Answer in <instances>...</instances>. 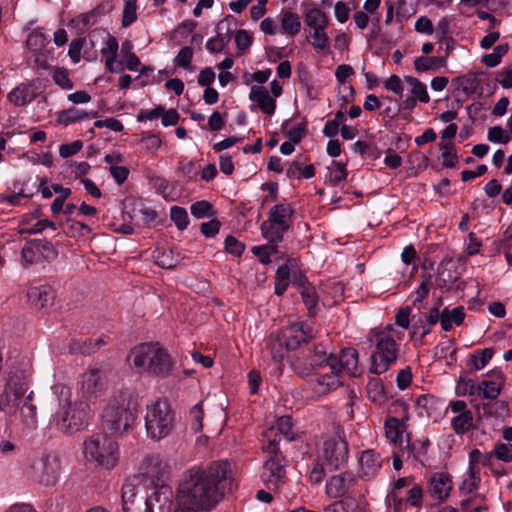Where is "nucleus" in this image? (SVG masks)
<instances>
[{"instance_id":"3c124183","label":"nucleus","mask_w":512,"mask_h":512,"mask_svg":"<svg viewBox=\"0 0 512 512\" xmlns=\"http://www.w3.org/2000/svg\"><path fill=\"white\" fill-rule=\"evenodd\" d=\"M117 160V155H106L105 157V161L111 164L110 173L112 177L118 184H122L127 179L129 170L124 166L114 165L113 163L116 162Z\"/></svg>"},{"instance_id":"f257e3e1","label":"nucleus","mask_w":512,"mask_h":512,"mask_svg":"<svg viewBox=\"0 0 512 512\" xmlns=\"http://www.w3.org/2000/svg\"><path fill=\"white\" fill-rule=\"evenodd\" d=\"M233 479V465L218 460L205 468H191L180 485L175 512L208 511L223 498Z\"/></svg>"},{"instance_id":"4d7b16f0","label":"nucleus","mask_w":512,"mask_h":512,"mask_svg":"<svg viewBox=\"0 0 512 512\" xmlns=\"http://www.w3.org/2000/svg\"><path fill=\"white\" fill-rule=\"evenodd\" d=\"M190 210L191 214L197 219L211 217L215 214L213 206L205 200L193 203L190 207Z\"/></svg>"},{"instance_id":"603ef678","label":"nucleus","mask_w":512,"mask_h":512,"mask_svg":"<svg viewBox=\"0 0 512 512\" xmlns=\"http://www.w3.org/2000/svg\"><path fill=\"white\" fill-rule=\"evenodd\" d=\"M290 281V272L289 268L286 265L280 266L276 271V277H275V293L280 296L282 295Z\"/></svg>"},{"instance_id":"6e6d98bb","label":"nucleus","mask_w":512,"mask_h":512,"mask_svg":"<svg viewBox=\"0 0 512 512\" xmlns=\"http://www.w3.org/2000/svg\"><path fill=\"white\" fill-rule=\"evenodd\" d=\"M52 79L62 89H72L73 82L69 77V71L62 67H55L52 70Z\"/></svg>"},{"instance_id":"ea45409f","label":"nucleus","mask_w":512,"mask_h":512,"mask_svg":"<svg viewBox=\"0 0 512 512\" xmlns=\"http://www.w3.org/2000/svg\"><path fill=\"white\" fill-rule=\"evenodd\" d=\"M282 29L289 35L294 36L301 29L300 18L296 13L284 11L281 18Z\"/></svg>"},{"instance_id":"c9c22d12","label":"nucleus","mask_w":512,"mask_h":512,"mask_svg":"<svg viewBox=\"0 0 512 512\" xmlns=\"http://www.w3.org/2000/svg\"><path fill=\"white\" fill-rule=\"evenodd\" d=\"M153 258L155 263L164 269H172L179 263V257L175 256L172 250L156 249Z\"/></svg>"},{"instance_id":"58836bf2","label":"nucleus","mask_w":512,"mask_h":512,"mask_svg":"<svg viewBox=\"0 0 512 512\" xmlns=\"http://www.w3.org/2000/svg\"><path fill=\"white\" fill-rule=\"evenodd\" d=\"M160 509L159 496L155 493L149 497H140L134 504V510H124V512H155Z\"/></svg>"},{"instance_id":"f3484780","label":"nucleus","mask_w":512,"mask_h":512,"mask_svg":"<svg viewBox=\"0 0 512 512\" xmlns=\"http://www.w3.org/2000/svg\"><path fill=\"white\" fill-rule=\"evenodd\" d=\"M288 350L281 335H271L266 341L265 347L262 350L263 358H271L274 365L273 369L277 374L282 372L281 362Z\"/></svg>"},{"instance_id":"5701e85b","label":"nucleus","mask_w":512,"mask_h":512,"mask_svg":"<svg viewBox=\"0 0 512 512\" xmlns=\"http://www.w3.org/2000/svg\"><path fill=\"white\" fill-rule=\"evenodd\" d=\"M359 475L362 478L370 479L377 475L382 467V459L379 453L373 449L365 450L359 457Z\"/></svg>"},{"instance_id":"5fc2aeb1","label":"nucleus","mask_w":512,"mask_h":512,"mask_svg":"<svg viewBox=\"0 0 512 512\" xmlns=\"http://www.w3.org/2000/svg\"><path fill=\"white\" fill-rule=\"evenodd\" d=\"M170 218L175 223L176 227L181 231L185 230L189 224L187 211L179 206L171 207Z\"/></svg>"},{"instance_id":"7ed1b4c3","label":"nucleus","mask_w":512,"mask_h":512,"mask_svg":"<svg viewBox=\"0 0 512 512\" xmlns=\"http://www.w3.org/2000/svg\"><path fill=\"white\" fill-rule=\"evenodd\" d=\"M137 407L129 390L114 392L103 406L101 424L112 436L121 437L133 428Z\"/></svg>"},{"instance_id":"4468645a","label":"nucleus","mask_w":512,"mask_h":512,"mask_svg":"<svg viewBox=\"0 0 512 512\" xmlns=\"http://www.w3.org/2000/svg\"><path fill=\"white\" fill-rule=\"evenodd\" d=\"M262 480L270 490H279L285 483L283 458L280 454L272 455L266 460Z\"/></svg>"},{"instance_id":"0e129e2a","label":"nucleus","mask_w":512,"mask_h":512,"mask_svg":"<svg viewBox=\"0 0 512 512\" xmlns=\"http://www.w3.org/2000/svg\"><path fill=\"white\" fill-rule=\"evenodd\" d=\"M304 130H292L289 133V140L285 141L280 146V152L284 155H290L295 145L302 139Z\"/></svg>"},{"instance_id":"bf43d9fd","label":"nucleus","mask_w":512,"mask_h":512,"mask_svg":"<svg viewBox=\"0 0 512 512\" xmlns=\"http://www.w3.org/2000/svg\"><path fill=\"white\" fill-rule=\"evenodd\" d=\"M276 430L281 435H283L288 441H292L294 439V431L291 417L282 416L278 418L275 426V431Z\"/></svg>"},{"instance_id":"052dcab7","label":"nucleus","mask_w":512,"mask_h":512,"mask_svg":"<svg viewBox=\"0 0 512 512\" xmlns=\"http://www.w3.org/2000/svg\"><path fill=\"white\" fill-rule=\"evenodd\" d=\"M443 60L437 57H417L414 61L415 69L418 72H425L436 69Z\"/></svg>"},{"instance_id":"de8ad7c7","label":"nucleus","mask_w":512,"mask_h":512,"mask_svg":"<svg viewBox=\"0 0 512 512\" xmlns=\"http://www.w3.org/2000/svg\"><path fill=\"white\" fill-rule=\"evenodd\" d=\"M508 50L507 44H500L493 49L492 53L484 55L481 61L489 68L496 67L501 63L502 57L507 54Z\"/></svg>"},{"instance_id":"c03bdc74","label":"nucleus","mask_w":512,"mask_h":512,"mask_svg":"<svg viewBox=\"0 0 512 512\" xmlns=\"http://www.w3.org/2000/svg\"><path fill=\"white\" fill-rule=\"evenodd\" d=\"M33 392H30L20 408V415L26 425L32 426L37 420L36 406L32 403Z\"/></svg>"},{"instance_id":"2f4dec72","label":"nucleus","mask_w":512,"mask_h":512,"mask_svg":"<svg viewBox=\"0 0 512 512\" xmlns=\"http://www.w3.org/2000/svg\"><path fill=\"white\" fill-rule=\"evenodd\" d=\"M368 398L376 405H383L387 401V395L383 382L378 377H372L367 383Z\"/></svg>"},{"instance_id":"c756f323","label":"nucleus","mask_w":512,"mask_h":512,"mask_svg":"<svg viewBox=\"0 0 512 512\" xmlns=\"http://www.w3.org/2000/svg\"><path fill=\"white\" fill-rule=\"evenodd\" d=\"M337 359L339 373L345 371L350 375H355L358 367V352L354 348L343 349L339 356H334Z\"/></svg>"},{"instance_id":"39448f33","label":"nucleus","mask_w":512,"mask_h":512,"mask_svg":"<svg viewBox=\"0 0 512 512\" xmlns=\"http://www.w3.org/2000/svg\"><path fill=\"white\" fill-rule=\"evenodd\" d=\"M54 389L61 397L57 410L50 417L49 426L63 434L73 435L87 425L90 406L85 401L72 402L70 390L63 385H55Z\"/></svg>"},{"instance_id":"6e6552de","label":"nucleus","mask_w":512,"mask_h":512,"mask_svg":"<svg viewBox=\"0 0 512 512\" xmlns=\"http://www.w3.org/2000/svg\"><path fill=\"white\" fill-rule=\"evenodd\" d=\"M25 472L29 478L42 485L54 486L61 474L60 458L51 452L41 453L29 460Z\"/></svg>"},{"instance_id":"774afa93","label":"nucleus","mask_w":512,"mask_h":512,"mask_svg":"<svg viewBox=\"0 0 512 512\" xmlns=\"http://www.w3.org/2000/svg\"><path fill=\"white\" fill-rule=\"evenodd\" d=\"M493 457L509 463L512 461V444L498 443L492 451Z\"/></svg>"},{"instance_id":"79ce46f5","label":"nucleus","mask_w":512,"mask_h":512,"mask_svg":"<svg viewBox=\"0 0 512 512\" xmlns=\"http://www.w3.org/2000/svg\"><path fill=\"white\" fill-rule=\"evenodd\" d=\"M441 151V163L444 167L453 168L458 163L456 150L451 142L441 141L439 143Z\"/></svg>"},{"instance_id":"dca6fc26","label":"nucleus","mask_w":512,"mask_h":512,"mask_svg":"<svg viewBox=\"0 0 512 512\" xmlns=\"http://www.w3.org/2000/svg\"><path fill=\"white\" fill-rule=\"evenodd\" d=\"M485 377L478 383V398L495 400L504 387L505 376L502 371L494 369L487 372Z\"/></svg>"},{"instance_id":"13d9d810","label":"nucleus","mask_w":512,"mask_h":512,"mask_svg":"<svg viewBox=\"0 0 512 512\" xmlns=\"http://www.w3.org/2000/svg\"><path fill=\"white\" fill-rule=\"evenodd\" d=\"M204 416L202 402L194 405L189 412L190 426L194 432H200L203 428L202 420Z\"/></svg>"},{"instance_id":"bb28decb","label":"nucleus","mask_w":512,"mask_h":512,"mask_svg":"<svg viewBox=\"0 0 512 512\" xmlns=\"http://www.w3.org/2000/svg\"><path fill=\"white\" fill-rule=\"evenodd\" d=\"M138 479L136 477L128 478L125 480L122 486V506L124 510H134V504L140 497V488L138 487Z\"/></svg>"},{"instance_id":"9b49d317","label":"nucleus","mask_w":512,"mask_h":512,"mask_svg":"<svg viewBox=\"0 0 512 512\" xmlns=\"http://www.w3.org/2000/svg\"><path fill=\"white\" fill-rule=\"evenodd\" d=\"M348 457V444L339 434L325 437L318 449L319 461L330 471L344 466Z\"/></svg>"},{"instance_id":"37998d69","label":"nucleus","mask_w":512,"mask_h":512,"mask_svg":"<svg viewBox=\"0 0 512 512\" xmlns=\"http://www.w3.org/2000/svg\"><path fill=\"white\" fill-rule=\"evenodd\" d=\"M404 81L411 87L413 97L422 103L429 102L427 87L424 83L412 76H406Z\"/></svg>"},{"instance_id":"aec40b11","label":"nucleus","mask_w":512,"mask_h":512,"mask_svg":"<svg viewBox=\"0 0 512 512\" xmlns=\"http://www.w3.org/2000/svg\"><path fill=\"white\" fill-rule=\"evenodd\" d=\"M79 390L86 400L98 398L103 391V382L98 370H89L81 376Z\"/></svg>"},{"instance_id":"72a5a7b5","label":"nucleus","mask_w":512,"mask_h":512,"mask_svg":"<svg viewBox=\"0 0 512 512\" xmlns=\"http://www.w3.org/2000/svg\"><path fill=\"white\" fill-rule=\"evenodd\" d=\"M223 29H224V23L219 22L216 26L217 35L213 38H210L207 41L206 48L211 53L221 52L225 48V46L230 38V36H229L230 29L227 28L226 32L222 33Z\"/></svg>"},{"instance_id":"4be33fe9","label":"nucleus","mask_w":512,"mask_h":512,"mask_svg":"<svg viewBox=\"0 0 512 512\" xmlns=\"http://www.w3.org/2000/svg\"><path fill=\"white\" fill-rule=\"evenodd\" d=\"M46 228L56 230L54 222L48 219H42L39 216V211L36 210L33 213H28L22 216L19 225V234H37L44 231Z\"/></svg>"},{"instance_id":"412c9836","label":"nucleus","mask_w":512,"mask_h":512,"mask_svg":"<svg viewBox=\"0 0 512 512\" xmlns=\"http://www.w3.org/2000/svg\"><path fill=\"white\" fill-rule=\"evenodd\" d=\"M281 336L288 349H296L301 343L313 336V330L303 323H294L285 328Z\"/></svg>"},{"instance_id":"20e7f679","label":"nucleus","mask_w":512,"mask_h":512,"mask_svg":"<svg viewBox=\"0 0 512 512\" xmlns=\"http://www.w3.org/2000/svg\"><path fill=\"white\" fill-rule=\"evenodd\" d=\"M127 364L138 375L165 378L173 364L167 350L157 342L141 343L133 347Z\"/></svg>"},{"instance_id":"f704fd0d","label":"nucleus","mask_w":512,"mask_h":512,"mask_svg":"<svg viewBox=\"0 0 512 512\" xmlns=\"http://www.w3.org/2000/svg\"><path fill=\"white\" fill-rule=\"evenodd\" d=\"M50 42V35L36 29L31 32L26 40V45L32 52H40Z\"/></svg>"},{"instance_id":"09e8293b","label":"nucleus","mask_w":512,"mask_h":512,"mask_svg":"<svg viewBox=\"0 0 512 512\" xmlns=\"http://www.w3.org/2000/svg\"><path fill=\"white\" fill-rule=\"evenodd\" d=\"M477 465L492 467L493 454L473 449L469 454V468H477Z\"/></svg>"},{"instance_id":"6ab92c4d","label":"nucleus","mask_w":512,"mask_h":512,"mask_svg":"<svg viewBox=\"0 0 512 512\" xmlns=\"http://www.w3.org/2000/svg\"><path fill=\"white\" fill-rule=\"evenodd\" d=\"M118 50L119 43L117 38L112 35H107L100 52L107 70L112 73H119L124 69L123 62L118 59Z\"/></svg>"},{"instance_id":"338daca9","label":"nucleus","mask_w":512,"mask_h":512,"mask_svg":"<svg viewBox=\"0 0 512 512\" xmlns=\"http://www.w3.org/2000/svg\"><path fill=\"white\" fill-rule=\"evenodd\" d=\"M137 6L135 0H128L125 3L122 17V26H130L137 18L136 14Z\"/></svg>"},{"instance_id":"f03ea898","label":"nucleus","mask_w":512,"mask_h":512,"mask_svg":"<svg viewBox=\"0 0 512 512\" xmlns=\"http://www.w3.org/2000/svg\"><path fill=\"white\" fill-rule=\"evenodd\" d=\"M405 333L392 325L371 329L366 339L370 343L369 371L375 375L385 373L398 359Z\"/></svg>"},{"instance_id":"680f3d73","label":"nucleus","mask_w":512,"mask_h":512,"mask_svg":"<svg viewBox=\"0 0 512 512\" xmlns=\"http://www.w3.org/2000/svg\"><path fill=\"white\" fill-rule=\"evenodd\" d=\"M452 20L453 19L451 17L445 16L438 21L436 28L434 29L436 31L437 37L439 38V41L453 42V39L449 36L451 33L450 26Z\"/></svg>"},{"instance_id":"9d476101","label":"nucleus","mask_w":512,"mask_h":512,"mask_svg":"<svg viewBox=\"0 0 512 512\" xmlns=\"http://www.w3.org/2000/svg\"><path fill=\"white\" fill-rule=\"evenodd\" d=\"M316 356L314 363L320 366V371L312 380L313 390L317 395H324L341 385L338 362L334 355L326 352H317Z\"/></svg>"},{"instance_id":"864d4df0","label":"nucleus","mask_w":512,"mask_h":512,"mask_svg":"<svg viewBox=\"0 0 512 512\" xmlns=\"http://www.w3.org/2000/svg\"><path fill=\"white\" fill-rule=\"evenodd\" d=\"M329 170V182L332 185H338L340 182L344 181L347 177L346 165L341 162L332 161L331 165L328 167Z\"/></svg>"},{"instance_id":"1a4fd4ad","label":"nucleus","mask_w":512,"mask_h":512,"mask_svg":"<svg viewBox=\"0 0 512 512\" xmlns=\"http://www.w3.org/2000/svg\"><path fill=\"white\" fill-rule=\"evenodd\" d=\"M293 212L289 204L274 205L269 211L268 219L261 224L263 237L270 243L281 242L290 228Z\"/></svg>"},{"instance_id":"a18cd8bd","label":"nucleus","mask_w":512,"mask_h":512,"mask_svg":"<svg viewBox=\"0 0 512 512\" xmlns=\"http://www.w3.org/2000/svg\"><path fill=\"white\" fill-rule=\"evenodd\" d=\"M199 170V165L192 159L182 158L179 161L178 172L187 181L195 179L199 173Z\"/></svg>"},{"instance_id":"ddd939ff","label":"nucleus","mask_w":512,"mask_h":512,"mask_svg":"<svg viewBox=\"0 0 512 512\" xmlns=\"http://www.w3.org/2000/svg\"><path fill=\"white\" fill-rule=\"evenodd\" d=\"M29 371L26 368L13 367L6 373L5 387L3 393L7 401L19 405V400L28 389Z\"/></svg>"},{"instance_id":"a878e982","label":"nucleus","mask_w":512,"mask_h":512,"mask_svg":"<svg viewBox=\"0 0 512 512\" xmlns=\"http://www.w3.org/2000/svg\"><path fill=\"white\" fill-rule=\"evenodd\" d=\"M249 99L255 102L261 111L267 115H272L276 108L275 98L272 97L267 88L263 86H252Z\"/></svg>"},{"instance_id":"c85d7f7f","label":"nucleus","mask_w":512,"mask_h":512,"mask_svg":"<svg viewBox=\"0 0 512 512\" xmlns=\"http://www.w3.org/2000/svg\"><path fill=\"white\" fill-rule=\"evenodd\" d=\"M36 95L37 91L33 85L20 84L8 94V99L14 105L22 106L30 103Z\"/></svg>"},{"instance_id":"2eb2a0df","label":"nucleus","mask_w":512,"mask_h":512,"mask_svg":"<svg viewBox=\"0 0 512 512\" xmlns=\"http://www.w3.org/2000/svg\"><path fill=\"white\" fill-rule=\"evenodd\" d=\"M454 416L451 418V426L456 434L462 435L473 426V414L463 400L451 401L448 406Z\"/></svg>"},{"instance_id":"473e14b6","label":"nucleus","mask_w":512,"mask_h":512,"mask_svg":"<svg viewBox=\"0 0 512 512\" xmlns=\"http://www.w3.org/2000/svg\"><path fill=\"white\" fill-rule=\"evenodd\" d=\"M493 355L494 350L492 348L476 350L469 356L467 365L475 371H480L488 365Z\"/></svg>"},{"instance_id":"7c9ffc66","label":"nucleus","mask_w":512,"mask_h":512,"mask_svg":"<svg viewBox=\"0 0 512 512\" xmlns=\"http://www.w3.org/2000/svg\"><path fill=\"white\" fill-rule=\"evenodd\" d=\"M464 319L465 313L463 307L458 306L451 310L446 307L442 310L441 328L446 332L450 331L453 325H461Z\"/></svg>"},{"instance_id":"4c0bfd02","label":"nucleus","mask_w":512,"mask_h":512,"mask_svg":"<svg viewBox=\"0 0 512 512\" xmlns=\"http://www.w3.org/2000/svg\"><path fill=\"white\" fill-rule=\"evenodd\" d=\"M385 436L391 443H398L402 439L403 428L399 419L390 417L384 424Z\"/></svg>"},{"instance_id":"49530a36","label":"nucleus","mask_w":512,"mask_h":512,"mask_svg":"<svg viewBox=\"0 0 512 512\" xmlns=\"http://www.w3.org/2000/svg\"><path fill=\"white\" fill-rule=\"evenodd\" d=\"M88 115L78 108H71L59 114L58 122L63 125L81 124Z\"/></svg>"},{"instance_id":"e2e57ef3","label":"nucleus","mask_w":512,"mask_h":512,"mask_svg":"<svg viewBox=\"0 0 512 512\" xmlns=\"http://www.w3.org/2000/svg\"><path fill=\"white\" fill-rule=\"evenodd\" d=\"M303 302L310 313H313L318 304V296L314 287L304 286L301 289Z\"/></svg>"},{"instance_id":"a211bd4d","label":"nucleus","mask_w":512,"mask_h":512,"mask_svg":"<svg viewBox=\"0 0 512 512\" xmlns=\"http://www.w3.org/2000/svg\"><path fill=\"white\" fill-rule=\"evenodd\" d=\"M453 489L452 478L448 473L435 472L429 479V495L439 501H445Z\"/></svg>"},{"instance_id":"69168bd1","label":"nucleus","mask_w":512,"mask_h":512,"mask_svg":"<svg viewBox=\"0 0 512 512\" xmlns=\"http://www.w3.org/2000/svg\"><path fill=\"white\" fill-rule=\"evenodd\" d=\"M456 391L459 395L478 397V384L472 379H462L458 382Z\"/></svg>"},{"instance_id":"8fccbe9b","label":"nucleus","mask_w":512,"mask_h":512,"mask_svg":"<svg viewBox=\"0 0 512 512\" xmlns=\"http://www.w3.org/2000/svg\"><path fill=\"white\" fill-rule=\"evenodd\" d=\"M21 257L26 264L42 262L37 245V240L28 242L24 245L21 251Z\"/></svg>"},{"instance_id":"cd10ccee","label":"nucleus","mask_w":512,"mask_h":512,"mask_svg":"<svg viewBox=\"0 0 512 512\" xmlns=\"http://www.w3.org/2000/svg\"><path fill=\"white\" fill-rule=\"evenodd\" d=\"M441 317L442 311H440L438 307L431 308L426 315V323H422L420 321L419 323L413 324L411 336H419L420 338H424L431 332L432 326H434L438 322L441 323Z\"/></svg>"},{"instance_id":"a19ab883","label":"nucleus","mask_w":512,"mask_h":512,"mask_svg":"<svg viewBox=\"0 0 512 512\" xmlns=\"http://www.w3.org/2000/svg\"><path fill=\"white\" fill-rule=\"evenodd\" d=\"M480 476L478 468H468L463 482L460 486V491L464 494H471L479 488Z\"/></svg>"},{"instance_id":"423d86ee","label":"nucleus","mask_w":512,"mask_h":512,"mask_svg":"<svg viewBox=\"0 0 512 512\" xmlns=\"http://www.w3.org/2000/svg\"><path fill=\"white\" fill-rule=\"evenodd\" d=\"M82 454L87 462L112 469L119 461V445L106 434H93L84 440Z\"/></svg>"},{"instance_id":"f8f14e48","label":"nucleus","mask_w":512,"mask_h":512,"mask_svg":"<svg viewBox=\"0 0 512 512\" xmlns=\"http://www.w3.org/2000/svg\"><path fill=\"white\" fill-rule=\"evenodd\" d=\"M304 23L310 28L309 36L311 45L316 50H325L329 46V37L326 33L328 17L319 8L309 9L304 16Z\"/></svg>"},{"instance_id":"b1692460","label":"nucleus","mask_w":512,"mask_h":512,"mask_svg":"<svg viewBox=\"0 0 512 512\" xmlns=\"http://www.w3.org/2000/svg\"><path fill=\"white\" fill-rule=\"evenodd\" d=\"M355 477L351 472H344L331 477L326 483V493L333 498L343 496L354 484Z\"/></svg>"},{"instance_id":"e433bc0d","label":"nucleus","mask_w":512,"mask_h":512,"mask_svg":"<svg viewBox=\"0 0 512 512\" xmlns=\"http://www.w3.org/2000/svg\"><path fill=\"white\" fill-rule=\"evenodd\" d=\"M279 441H280V437L277 435L274 426L270 427L269 429L265 430L262 433V439H261L262 448L270 456L279 454L278 453Z\"/></svg>"},{"instance_id":"393cba45","label":"nucleus","mask_w":512,"mask_h":512,"mask_svg":"<svg viewBox=\"0 0 512 512\" xmlns=\"http://www.w3.org/2000/svg\"><path fill=\"white\" fill-rule=\"evenodd\" d=\"M29 303L36 309H42L52 303L54 291L49 285L32 286L27 290Z\"/></svg>"},{"instance_id":"0eeeda50","label":"nucleus","mask_w":512,"mask_h":512,"mask_svg":"<svg viewBox=\"0 0 512 512\" xmlns=\"http://www.w3.org/2000/svg\"><path fill=\"white\" fill-rule=\"evenodd\" d=\"M147 435L156 441L167 437L174 427V413L167 399L157 398L146 406L144 417Z\"/></svg>"}]
</instances>
